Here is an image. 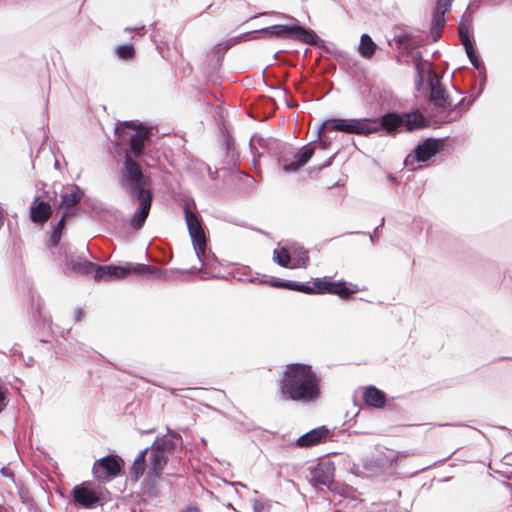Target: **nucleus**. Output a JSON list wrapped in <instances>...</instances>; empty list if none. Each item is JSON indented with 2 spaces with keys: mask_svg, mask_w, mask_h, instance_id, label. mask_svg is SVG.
<instances>
[{
  "mask_svg": "<svg viewBox=\"0 0 512 512\" xmlns=\"http://www.w3.org/2000/svg\"><path fill=\"white\" fill-rule=\"evenodd\" d=\"M451 4V0H439L437 4L438 11L443 15Z\"/></svg>",
  "mask_w": 512,
  "mask_h": 512,
  "instance_id": "72a5a7b5",
  "label": "nucleus"
},
{
  "mask_svg": "<svg viewBox=\"0 0 512 512\" xmlns=\"http://www.w3.org/2000/svg\"><path fill=\"white\" fill-rule=\"evenodd\" d=\"M313 288H346V282H331L326 277L313 280Z\"/></svg>",
  "mask_w": 512,
  "mask_h": 512,
  "instance_id": "c756f323",
  "label": "nucleus"
},
{
  "mask_svg": "<svg viewBox=\"0 0 512 512\" xmlns=\"http://www.w3.org/2000/svg\"><path fill=\"white\" fill-rule=\"evenodd\" d=\"M0 512H8V511L4 506L0 505Z\"/></svg>",
  "mask_w": 512,
  "mask_h": 512,
  "instance_id": "c03bdc74",
  "label": "nucleus"
},
{
  "mask_svg": "<svg viewBox=\"0 0 512 512\" xmlns=\"http://www.w3.org/2000/svg\"><path fill=\"white\" fill-rule=\"evenodd\" d=\"M25 305L30 309L31 319L34 325L42 324L43 328H50L52 324L51 317L43 311L44 302L37 290H28L25 298Z\"/></svg>",
  "mask_w": 512,
  "mask_h": 512,
  "instance_id": "9b49d317",
  "label": "nucleus"
},
{
  "mask_svg": "<svg viewBox=\"0 0 512 512\" xmlns=\"http://www.w3.org/2000/svg\"><path fill=\"white\" fill-rule=\"evenodd\" d=\"M253 511L254 512H263L264 504L262 502H260L259 500L255 499L253 501Z\"/></svg>",
  "mask_w": 512,
  "mask_h": 512,
  "instance_id": "e433bc0d",
  "label": "nucleus"
},
{
  "mask_svg": "<svg viewBox=\"0 0 512 512\" xmlns=\"http://www.w3.org/2000/svg\"><path fill=\"white\" fill-rule=\"evenodd\" d=\"M268 37L299 40L306 44L315 43V34L299 25H273L261 30Z\"/></svg>",
  "mask_w": 512,
  "mask_h": 512,
  "instance_id": "0eeeda50",
  "label": "nucleus"
},
{
  "mask_svg": "<svg viewBox=\"0 0 512 512\" xmlns=\"http://www.w3.org/2000/svg\"><path fill=\"white\" fill-rule=\"evenodd\" d=\"M123 469V459L117 454H108L95 461L92 473L98 481L105 483L121 475Z\"/></svg>",
  "mask_w": 512,
  "mask_h": 512,
  "instance_id": "423d86ee",
  "label": "nucleus"
},
{
  "mask_svg": "<svg viewBox=\"0 0 512 512\" xmlns=\"http://www.w3.org/2000/svg\"><path fill=\"white\" fill-rule=\"evenodd\" d=\"M306 294H317L321 295L324 293H332L337 295L340 299L344 301H350L354 299V294L359 292L360 290H300Z\"/></svg>",
  "mask_w": 512,
  "mask_h": 512,
  "instance_id": "bb28decb",
  "label": "nucleus"
},
{
  "mask_svg": "<svg viewBox=\"0 0 512 512\" xmlns=\"http://www.w3.org/2000/svg\"><path fill=\"white\" fill-rule=\"evenodd\" d=\"M330 436V430L322 425L313 428L298 437L294 444L300 448H308L323 443Z\"/></svg>",
  "mask_w": 512,
  "mask_h": 512,
  "instance_id": "4468645a",
  "label": "nucleus"
},
{
  "mask_svg": "<svg viewBox=\"0 0 512 512\" xmlns=\"http://www.w3.org/2000/svg\"><path fill=\"white\" fill-rule=\"evenodd\" d=\"M52 213L49 203L36 199L31 205L30 218L34 223L42 224L48 220Z\"/></svg>",
  "mask_w": 512,
  "mask_h": 512,
  "instance_id": "6ab92c4d",
  "label": "nucleus"
},
{
  "mask_svg": "<svg viewBox=\"0 0 512 512\" xmlns=\"http://www.w3.org/2000/svg\"><path fill=\"white\" fill-rule=\"evenodd\" d=\"M117 55L119 58L127 60L133 57L134 48L131 45H122L117 48Z\"/></svg>",
  "mask_w": 512,
  "mask_h": 512,
  "instance_id": "7c9ffc66",
  "label": "nucleus"
},
{
  "mask_svg": "<svg viewBox=\"0 0 512 512\" xmlns=\"http://www.w3.org/2000/svg\"><path fill=\"white\" fill-rule=\"evenodd\" d=\"M359 299H360V300H363V301H366V302H368V303H375V300H371V299H364V298H362V297H359ZM376 303H378V304H383V301H381V300H376Z\"/></svg>",
  "mask_w": 512,
  "mask_h": 512,
  "instance_id": "ea45409f",
  "label": "nucleus"
},
{
  "mask_svg": "<svg viewBox=\"0 0 512 512\" xmlns=\"http://www.w3.org/2000/svg\"><path fill=\"white\" fill-rule=\"evenodd\" d=\"M149 447L169 457L177 448L180 450L183 449V439L177 431L167 427V433L162 436H157Z\"/></svg>",
  "mask_w": 512,
  "mask_h": 512,
  "instance_id": "f8f14e48",
  "label": "nucleus"
},
{
  "mask_svg": "<svg viewBox=\"0 0 512 512\" xmlns=\"http://www.w3.org/2000/svg\"><path fill=\"white\" fill-rule=\"evenodd\" d=\"M363 401L371 408L382 409L387 402L386 394L374 385H368L363 389Z\"/></svg>",
  "mask_w": 512,
  "mask_h": 512,
  "instance_id": "dca6fc26",
  "label": "nucleus"
},
{
  "mask_svg": "<svg viewBox=\"0 0 512 512\" xmlns=\"http://www.w3.org/2000/svg\"><path fill=\"white\" fill-rule=\"evenodd\" d=\"M66 267L77 275H92L94 278L96 264L85 258L72 256L67 260Z\"/></svg>",
  "mask_w": 512,
  "mask_h": 512,
  "instance_id": "f3484780",
  "label": "nucleus"
},
{
  "mask_svg": "<svg viewBox=\"0 0 512 512\" xmlns=\"http://www.w3.org/2000/svg\"><path fill=\"white\" fill-rule=\"evenodd\" d=\"M402 115L388 113L380 120L371 118H332L321 125L319 133L324 130L339 131L347 134L369 135L377 133L381 128L387 132H393L403 127Z\"/></svg>",
  "mask_w": 512,
  "mask_h": 512,
  "instance_id": "7ed1b4c3",
  "label": "nucleus"
},
{
  "mask_svg": "<svg viewBox=\"0 0 512 512\" xmlns=\"http://www.w3.org/2000/svg\"><path fill=\"white\" fill-rule=\"evenodd\" d=\"M263 512H265V511H263Z\"/></svg>",
  "mask_w": 512,
  "mask_h": 512,
  "instance_id": "09e8293b",
  "label": "nucleus"
},
{
  "mask_svg": "<svg viewBox=\"0 0 512 512\" xmlns=\"http://www.w3.org/2000/svg\"><path fill=\"white\" fill-rule=\"evenodd\" d=\"M154 430L155 429L153 428V429L147 430L145 433H152V432H154Z\"/></svg>",
  "mask_w": 512,
  "mask_h": 512,
  "instance_id": "49530a36",
  "label": "nucleus"
},
{
  "mask_svg": "<svg viewBox=\"0 0 512 512\" xmlns=\"http://www.w3.org/2000/svg\"><path fill=\"white\" fill-rule=\"evenodd\" d=\"M428 74H429V77H431V75H432V71H431V70H429V71H428Z\"/></svg>",
  "mask_w": 512,
  "mask_h": 512,
  "instance_id": "de8ad7c7",
  "label": "nucleus"
},
{
  "mask_svg": "<svg viewBox=\"0 0 512 512\" xmlns=\"http://www.w3.org/2000/svg\"><path fill=\"white\" fill-rule=\"evenodd\" d=\"M385 465L383 457H366L362 459V466L364 471L359 470L358 465H354L352 472L356 475L372 476L382 471Z\"/></svg>",
  "mask_w": 512,
  "mask_h": 512,
  "instance_id": "a211bd4d",
  "label": "nucleus"
},
{
  "mask_svg": "<svg viewBox=\"0 0 512 512\" xmlns=\"http://www.w3.org/2000/svg\"><path fill=\"white\" fill-rule=\"evenodd\" d=\"M82 195H83V193L77 186H71L70 188H68V191L62 195V201H61L60 206L63 209H65V215L58 222L57 226L54 227V231H53V234L50 239L52 245L55 246L58 244L60 237H61L60 230L63 228V224H64V217L67 215L70 208H72L74 205H76L79 202Z\"/></svg>",
  "mask_w": 512,
  "mask_h": 512,
  "instance_id": "ddd939ff",
  "label": "nucleus"
},
{
  "mask_svg": "<svg viewBox=\"0 0 512 512\" xmlns=\"http://www.w3.org/2000/svg\"><path fill=\"white\" fill-rule=\"evenodd\" d=\"M186 511H196V512H198V508L196 506H188L186 508V510H182V512H186Z\"/></svg>",
  "mask_w": 512,
  "mask_h": 512,
  "instance_id": "a19ab883",
  "label": "nucleus"
},
{
  "mask_svg": "<svg viewBox=\"0 0 512 512\" xmlns=\"http://www.w3.org/2000/svg\"><path fill=\"white\" fill-rule=\"evenodd\" d=\"M185 219L186 224L189 230V234L191 236L194 250L196 252V255L200 260L202 256H204L205 249H206V239H205V233L201 227L200 221L197 217V215L188 209L185 210Z\"/></svg>",
  "mask_w": 512,
  "mask_h": 512,
  "instance_id": "9d476101",
  "label": "nucleus"
},
{
  "mask_svg": "<svg viewBox=\"0 0 512 512\" xmlns=\"http://www.w3.org/2000/svg\"><path fill=\"white\" fill-rule=\"evenodd\" d=\"M150 449L151 447L149 446L144 448L138 453V455L134 459L130 470V479L132 481H138L139 478L144 474L146 469V456Z\"/></svg>",
  "mask_w": 512,
  "mask_h": 512,
  "instance_id": "4be33fe9",
  "label": "nucleus"
},
{
  "mask_svg": "<svg viewBox=\"0 0 512 512\" xmlns=\"http://www.w3.org/2000/svg\"><path fill=\"white\" fill-rule=\"evenodd\" d=\"M169 457L157 450L152 449L150 454L149 475L160 476L168 463Z\"/></svg>",
  "mask_w": 512,
  "mask_h": 512,
  "instance_id": "412c9836",
  "label": "nucleus"
},
{
  "mask_svg": "<svg viewBox=\"0 0 512 512\" xmlns=\"http://www.w3.org/2000/svg\"><path fill=\"white\" fill-rule=\"evenodd\" d=\"M313 154H314V149L312 147H309V146L304 147L301 150L298 159L294 162H291L290 164L283 165V170L285 172H296L311 159Z\"/></svg>",
  "mask_w": 512,
  "mask_h": 512,
  "instance_id": "b1692460",
  "label": "nucleus"
},
{
  "mask_svg": "<svg viewBox=\"0 0 512 512\" xmlns=\"http://www.w3.org/2000/svg\"><path fill=\"white\" fill-rule=\"evenodd\" d=\"M377 49L376 43L367 34H363L360 38L359 53L362 57L370 59L373 57Z\"/></svg>",
  "mask_w": 512,
  "mask_h": 512,
  "instance_id": "a878e982",
  "label": "nucleus"
},
{
  "mask_svg": "<svg viewBox=\"0 0 512 512\" xmlns=\"http://www.w3.org/2000/svg\"><path fill=\"white\" fill-rule=\"evenodd\" d=\"M41 343L46 344V345H50V342L47 341V340H44V339L41 340Z\"/></svg>",
  "mask_w": 512,
  "mask_h": 512,
  "instance_id": "a18cd8bd",
  "label": "nucleus"
},
{
  "mask_svg": "<svg viewBox=\"0 0 512 512\" xmlns=\"http://www.w3.org/2000/svg\"><path fill=\"white\" fill-rule=\"evenodd\" d=\"M431 100L434 102L436 106L446 107L449 105L447 97L445 96L444 91L435 84H431Z\"/></svg>",
  "mask_w": 512,
  "mask_h": 512,
  "instance_id": "c85d7f7f",
  "label": "nucleus"
},
{
  "mask_svg": "<svg viewBox=\"0 0 512 512\" xmlns=\"http://www.w3.org/2000/svg\"><path fill=\"white\" fill-rule=\"evenodd\" d=\"M396 459H397V456H393L390 459L386 458V461H390V463L392 464L394 461H396Z\"/></svg>",
  "mask_w": 512,
  "mask_h": 512,
  "instance_id": "79ce46f5",
  "label": "nucleus"
},
{
  "mask_svg": "<svg viewBox=\"0 0 512 512\" xmlns=\"http://www.w3.org/2000/svg\"><path fill=\"white\" fill-rule=\"evenodd\" d=\"M301 256L298 259H294L291 256L290 249L286 247H278L274 250L273 259L274 261L283 267L296 268L305 266L308 262V255L305 250L300 251Z\"/></svg>",
  "mask_w": 512,
  "mask_h": 512,
  "instance_id": "2eb2a0df",
  "label": "nucleus"
},
{
  "mask_svg": "<svg viewBox=\"0 0 512 512\" xmlns=\"http://www.w3.org/2000/svg\"><path fill=\"white\" fill-rule=\"evenodd\" d=\"M459 35H460L461 42H462V44L465 47L466 53H467L471 63L474 66H477V64H476L477 58H476L475 53H474L473 45H472V43L470 41V38H469V35H468V31L464 27H460Z\"/></svg>",
  "mask_w": 512,
  "mask_h": 512,
  "instance_id": "cd10ccee",
  "label": "nucleus"
},
{
  "mask_svg": "<svg viewBox=\"0 0 512 512\" xmlns=\"http://www.w3.org/2000/svg\"><path fill=\"white\" fill-rule=\"evenodd\" d=\"M71 496L74 503L84 509H93L102 504L100 492L89 481L74 486Z\"/></svg>",
  "mask_w": 512,
  "mask_h": 512,
  "instance_id": "6e6552de",
  "label": "nucleus"
},
{
  "mask_svg": "<svg viewBox=\"0 0 512 512\" xmlns=\"http://www.w3.org/2000/svg\"><path fill=\"white\" fill-rule=\"evenodd\" d=\"M320 375L309 364L294 362L285 365L278 392L285 401L316 403L321 397Z\"/></svg>",
  "mask_w": 512,
  "mask_h": 512,
  "instance_id": "f257e3e1",
  "label": "nucleus"
},
{
  "mask_svg": "<svg viewBox=\"0 0 512 512\" xmlns=\"http://www.w3.org/2000/svg\"><path fill=\"white\" fill-rule=\"evenodd\" d=\"M126 130H132L133 134H130V147L131 152L138 156L140 155L145 142L148 140L149 132L142 126H137L134 122H125L116 127L115 133L122 137L126 134Z\"/></svg>",
  "mask_w": 512,
  "mask_h": 512,
  "instance_id": "1a4fd4ad",
  "label": "nucleus"
},
{
  "mask_svg": "<svg viewBox=\"0 0 512 512\" xmlns=\"http://www.w3.org/2000/svg\"><path fill=\"white\" fill-rule=\"evenodd\" d=\"M152 272V267L133 262L96 265L94 279L98 282H113L127 279L136 275L150 274Z\"/></svg>",
  "mask_w": 512,
  "mask_h": 512,
  "instance_id": "39448f33",
  "label": "nucleus"
},
{
  "mask_svg": "<svg viewBox=\"0 0 512 512\" xmlns=\"http://www.w3.org/2000/svg\"><path fill=\"white\" fill-rule=\"evenodd\" d=\"M83 316H84V311H83V309H82V308H78V309H76L75 314H74L75 321H76V322L81 321V320H82V318H83Z\"/></svg>",
  "mask_w": 512,
  "mask_h": 512,
  "instance_id": "4c0bfd02",
  "label": "nucleus"
},
{
  "mask_svg": "<svg viewBox=\"0 0 512 512\" xmlns=\"http://www.w3.org/2000/svg\"><path fill=\"white\" fill-rule=\"evenodd\" d=\"M311 475L310 482L313 486H326L333 494H339L345 498H352L355 489L345 483L334 480L335 466L330 460L319 461L316 465L308 468Z\"/></svg>",
  "mask_w": 512,
  "mask_h": 512,
  "instance_id": "20e7f679",
  "label": "nucleus"
},
{
  "mask_svg": "<svg viewBox=\"0 0 512 512\" xmlns=\"http://www.w3.org/2000/svg\"><path fill=\"white\" fill-rule=\"evenodd\" d=\"M8 404V389L0 385V413L6 408Z\"/></svg>",
  "mask_w": 512,
  "mask_h": 512,
  "instance_id": "2f4dec72",
  "label": "nucleus"
},
{
  "mask_svg": "<svg viewBox=\"0 0 512 512\" xmlns=\"http://www.w3.org/2000/svg\"><path fill=\"white\" fill-rule=\"evenodd\" d=\"M2 219H3V213L2 211L0 210V227L2 226Z\"/></svg>",
  "mask_w": 512,
  "mask_h": 512,
  "instance_id": "37998d69",
  "label": "nucleus"
},
{
  "mask_svg": "<svg viewBox=\"0 0 512 512\" xmlns=\"http://www.w3.org/2000/svg\"><path fill=\"white\" fill-rule=\"evenodd\" d=\"M0 473L3 477H6V478H10L12 480H14V473L11 471L10 468L8 467H2L0 469Z\"/></svg>",
  "mask_w": 512,
  "mask_h": 512,
  "instance_id": "c9c22d12",
  "label": "nucleus"
},
{
  "mask_svg": "<svg viewBox=\"0 0 512 512\" xmlns=\"http://www.w3.org/2000/svg\"><path fill=\"white\" fill-rule=\"evenodd\" d=\"M74 349H75V352L80 356H84V354L94 351L91 347L87 346L84 343H79V342L76 343Z\"/></svg>",
  "mask_w": 512,
  "mask_h": 512,
  "instance_id": "473e14b6",
  "label": "nucleus"
},
{
  "mask_svg": "<svg viewBox=\"0 0 512 512\" xmlns=\"http://www.w3.org/2000/svg\"><path fill=\"white\" fill-rule=\"evenodd\" d=\"M119 183L130 200L138 203L137 210L130 223L133 228L140 229L145 223L152 204L151 179L142 172L140 166L127 154L119 175Z\"/></svg>",
  "mask_w": 512,
  "mask_h": 512,
  "instance_id": "f03ea898",
  "label": "nucleus"
},
{
  "mask_svg": "<svg viewBox=\"0 0 512 512\" xmlns=\"http://www.w3.org/2000/svg\"><path fill=\"white\" fill-rule=\"evenodd\" d=\"M404 119L403 127L406 130L412 131L425 126V119L419 112H412L402 115Z\"/></svg>",
  "mask_w": 512,
  "mask_h": 512,
  "instance_id": "393cba45",
  "label": "nucleus"
},
{
  "mask_svg": "<svg viewBox=\"0 0 512 512\" xmlns=\"http://www.w3.org/2000/svg\"><path fill=\"white\" fill-rule=\"evenodd\" d=\"M440 143L436 140H426L415 149V158L425 162L433 157L439 150Z\"/></svg>",
  "mask_w": 512,
  "mask_h": 512,
  "instance_id": "aec40b11",
  "label": "nucleus"
},
{
  "mask_svg": "<svg viewBox=\"0 0 512 512\" xmlns=\"http://www.w3.org/2000/svg\"><path fill=\"white\" fill-rule=\"evenodd\" d=\"M27 508L29 512H40L39 507L34 502L27 503Z\"/></svg>",
  "mask_w": 512,
  "mask_h": 512,
  "instance_id": "58836bf2",
  "label": "nucleus"
},
{
  "mask_svg": "<svg viewBox=\"0 0 512 512\" xmlns=\"http://www.w3.org/2000/svg\"><path fill=\"white\" fill-rule=\"evenodd\" d=\"M251 283L255 285H266V286H275V287H283V288H309L308 286L299 285L296 283L284 282L281 279L275 278L273 276L262 275L261 277H256L255 279H251Z\"/></svg>",
  "mask_w": 512,
  "mask_h": 512,
  "instance_id": "5701e85b",
  "label": "nucleus"
},
{
  "mask_svg": "<svg viewBox=\"0 0 512 512\" xmlns=\"http://www.w3.org/2000/svg\"><path fill=\"white\" fill-rule=\"evenodd\" d=\"M301 250H303V249L296 246L295 244L290 246L291 256L294 259H298L301 256V253H300Z\"/></svg>",
  "mask_w": 512,
  "mask_h": 512,
  "instance_id": "f704fd0d",
  "label": "nucleus"
}]
</instances>
